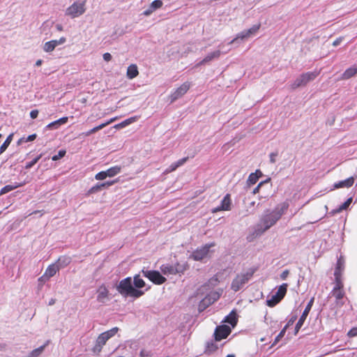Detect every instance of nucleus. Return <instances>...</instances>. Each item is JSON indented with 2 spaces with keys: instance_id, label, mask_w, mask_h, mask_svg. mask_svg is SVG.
Here are the masks:
<instances>
[{
  "instance_id": "28",
  "label": "nucleus",
  "mask_w": 357,
  "mask_h": 357,
  "mask_svg": "<svg viewBox=\"0 0 357 357\" xmlns=\"http://www.w3.org/2000/svg\"><path fill=\"white\" fill-rule=\"evenodd\" d=\"M121 171V167L120 166L116 165L106 170L107 174L108 177H113L118 174H119Z\"/></svg>"
},
{
  "instance_id": "61",
  "label": "nucleus",
  "mask_w": 357,
  "mask_h": 357,
  "mask_svg": "<svg viewBox=\"0 0 357 357\" xmlns=\"http://www.w3.org/2000/svg\"><path fill=\"white\" fill-rule=\"evenodd\" d=\"M342 37H340L338 38H337L333 43V46H337L340 44V43L342 42Z\"/></svg>"
},
{
  "instance_id": "20",
  "label": "nucleus",
  "mask_w": 357,
  "mask_h": 357,
  "mask_svg": "<svg viewBox=\"0 0 357 357\" xmlns=\"http://www.w3.org/2000/svg\"><path fill=\"white\" fill-rule=\"evenodd\" d=\"M139 74L138 68L136 64H131L128 67L126 75L128 79H132Z\"/></svg>"
},
{
  "instance_id": "9",
  "label": "nucleus",
  "mask_w": 357,
  "mask_h": 357,
  "mask_svg": "<svg viewBox=\"0 0 357 357\" xmlns=\"http://www.w3.org/2000/svg\"><path fill=\"white\" fill-rule=\"evenodd\" d=\"M142 273L144 277L155 284H162L166 282V278L158 271H142Z\"/></svg>"
},
{
  "instance_id": "52",
  "label": "nucleus",
  "mask_w": 357,
  "mask_h": 357,
  "mask_svg": "<svg viewBox=\"0 0 357 357\" xmlns=\"http://www.w3.org/2000/svg\"><path fill=\"white\" fill-rule=\"evenodd\" d=\"M188 160V157H185V158H183L178 160V161H176L174 163L176 164L177 167H179L182 166L183 164H185Z\"/></svg>"
},
{
  "instance_id": "29",
  "label": "nucleus",
  "mask_w": 357,
  "mask_h": 357,
  "mask_svg": "<svg viewBox=\"0 0 357 357\" xmlns=\"http://www.w3.org/2000/svg\"><path fill=\"white\" fill-rule=\"evenodd\" d=\"M220 56V51L214 52L213 53L209 54L207 55L198 65H202L204 63H206L210 61H211L214 58H218Z\"/></svg>"
},
{
  "instance_id": "30",
  "label": "nucleus",
  "mask_w": 357,
  "mask_h": 357,
  "mask_svg": "<svg viewBox=\"0 0 357 357\" xmlns=\"http://www.w3.org/2000/svg\"><path fill=\"white\" fill-rule=\"evenodd\" d=\"M56 47V43L55 40H52L44 44L43 50L45 52H51L55 49Z\"/></svg>"
},
{
  "instance_id": "43",
  "label": "nucleus",
  "mask_w": 357,
  "mask_h": 357,
  "mask_svg": "<svg viewBox=\"0 0 357 357\" xmlns=\"http://www.w3.org/2000/svg\"><path fill=\"white\" fill-rule=\"evenodd\" d=\"M286 331H287V326H284L282 328V330L280 332V333L275 338V340H274L272 346L275 345L281 340V338L284 337V335L286 333Z\"/></svg>"
},
{
  "instance_id": "57",
  "label": "nucleus",
  "mask_w": 357,
  "mask_h": 357,
  "mask_svg": "<svg viewBox=\"0 0 357 357\" xmlns=\"http://www.w3.org/2000/svg\"><path fill=\"white\" fill-rule=\"evenodd\" d=\"M102 56H103V59L105 61H109L112 59V55L108 52L105 53Z\"/></svg>"
},
{
  "instance_id": "6",
  "label": "nucleus",
  "mask_w": 357,
  "mask_h": 357,
  "mask_svg": "<svg viewBox=\"0 0 357 357\" xmlns=\"http://www.w3.org/2000/svg\"><path fill=\"white\" fill-rule=\"evenodd\" d=\"M343 284L340 278H339L338 273L335 274V286L333 287L331 294L336 299V304L337 306L341 307L343 305V302L341 301L344 296V292L342 289Z\"/></svg>"
},
{
  "instance_id": "51",
  "label": "nucleus",
  "mask_w": 357,
  "mask_h": 357,
  "mask_svg": "<svg viewBox=\"0 0 357 357\" xmlns=\"http://www.w3.org/2000/svg\"><path fill=\"white\" fill-rule=\"evenodd\" d=\"M188 160V157H185V158H183L178 160V161H176L174 163L176 164L177 167H179L182 166L183 164H185Z\"/></svg>"
},
{
  "instance_id": "55",
  "label": "nucleus",
  "mask_w": 357,
  "mask_h": 357,
  "mask_svg": "<svg viewBox=\"0 0 357 357\" xmlns=\"http://www.w3.org/2000/svg\"><path fill=\"white\" fill-rule=\"evenodd\" d=\"M38 115V109H33L31 110L30 112V116L31 119H36Z\"/></svg>"
},
{
  "instance_id": "17",
  "label": "nucleus",
  "mask_w": 357,
  "mask_h": 357,
  "mask_svg": "<svg viewBox=\"0 0 357 357\" xmlns=\"http://www.w3.org/2000/svg\"><path fill=\"white\" fill-rule=\"evenodd\" d=\"M354 183V178L351 176L344 181H341L334 183L333 189L350 188Z\"/></svg>"
},
{
  "instance_id": "39",
  "label": "nucleus",
  "mask_w": 357,
  "mask_h": 357,
  "mask_svg": "<svg viewBox=\"0 0 357 357\" xmlns=\"http://www.w3.org/2000/svg\"><path fill=\"white\" fill-rule=\"evenodd\" d=\"M231 202L229 194L225 196V211L231 210Z\"/></svg>"
},
{
  "instance_id": "49",
  "label": "nucleus",
  "mask_w": 357,
  "mask_h": 357,
  "mask_svg": "<svg viewBox=\"0 0 357 357\" xmlns=\"http://www.w3.org/2000/svg\"><path fill=\"white\" fill-rule=\"evenodd\" d=\"M178 167H176V164L174 162L169 165L168 168H167L165 171V174L171 173L174 171H175Z\"/></svg>"
},
{
  "instance_id": "2",
  "label": "nucleus",
  "mask_w": 357,
  "mask_h": 357,
  "mask_svg": "<svg viewBox=\"0 0 357 357\" xmlns=\"http://www.w3.org/2000/svg\"><path fill=\"white\" fill-rule=\"evenodd\" d=\"M116 289L119 294L125 296L139 298L144 294L143 291L133 287L132 279L130 277L121 280Z\"/></svg>"
},
{
  "instance_id": "8",
  "label": "nucleus",
  "mask_w": 357,
  "mask_h": 357,
  "mask_svg": "<svg viewBox=\"0 0 357 357\" xmlns=\"http://www.w3.org/2000/svg\"><path fill=\"white\" fill-rule=\"evenodd\" d=\"M215 245L214 243L206 244L197 248L190 255V258L195 261H201L209 255L210 248Z\"/></svg>"
},
{
  "instance_id": "33",
  "label": "nucleus",
  "mask_w": 357,
  "mask_h": 357,
  "mask_svg": "<svg viewBox=\"0 0 357 357\" xmlns=\"http://www.w3.org/2000/svg\"><path fill=\"white\" fill-rule=\"evenodd\" d=\"M13 139V134L9 135L5 142L2 144V145L0 146V155L2 154L8 148V146L10 145V142Z\"/></svg>"
},
{
  "instance_id": "40",
  "label": "nucleus",
  "mask_w": 357,
  "mask_h": 357,
  "mask_svg": "<svg viewBox=\"0 0 357 357\" xmlns=\"http://www.w3.org/2000/svg\"><path fill=\"white\" fill-rule=\"evenodd\" d=\"M162 5L163 3L161 0H154L149 6L155 11V10L160 8Z\"/></svg>"
},
{
  "instance_id": "56",
  "label": "nucleus",
  "mask_w": 357,
  "mask_h": 357,
  "mask_svg": "<svg viewBox=\"0 0 357 357\" xmlns=\"http://www.w3.org/2000/svg\"><path fill=\"white\" fill-rule=\"evenodd\" d=\"M56 43V46L59 45L63 44L66 41V38L65 37H61L59 40H54Z\"/></svg>"
},
{
  "instance_id": "62",
  "label": "nucleus",
  "mask_w": 357,
  "mask_h": 357,
  "mask_svg": "<svg viewBox=\"0 0 357 357\" xmlns=\"http://www.w3.org/2000/svg\"><path fill=\"white\" fill-rule=\"evenodd\" d=\"M262 182H261L254 190H253V194H256L257 192H259V189L260 188V186L262 185Z\"/></svg>"
},
{
  "instance_id": "31",
  "label": "nucleus",
  "mask_w": 357,
  "mask_h": 357,
  "mask_svg": "<svg viewBox=\"0 0 357 357\" xmlns=\"http://www.w3.org/2000/svg\"><path fill=\"white\" fill-rule=\"evenodd\" d=\"M48 343H49V341H47L44 345L33 350L27 357H38V356H39L43 351L45 347L48 344Z\"/></svg>"
},
{
  "instance_id": "19",
  "label": "nucleus",
  "mask_w": 357,
  "mask_h": 357,
  "mask_svg": "<svg viewBox=\"0 0 357 357\" xmlns=\"http://www.w3.org/2000/svg\"><path fill=\"white\" fill-rule=\"evenodd\" d=\"M68 116H63L56 121H54L50 123H49L46 128L49 130L52 129H57L61 125L65 124L68 122Z\"/></svg>"
},
{
  "instance_id": "27",
  "label": "nucleus",
  "mask_w": 357,
  "mask_h": 357,
  "mask_svg": "<svg viewBox=\"0 0 357 357\" xmlns=\"http://www.w3.org/2000/svg\"><path fill=\"white\" fill-rule=\"evenodd\" d=\"M260 175H261V172L259 170H256L255 172L251 173L248 176V183L251 185L255 184Z\"/></svg>"
},
{
  "instance_id": "12",
  "label": "nucleus",
  "mask_w": 357,
  "mask_h": 357,
  "mask_svg": "<svg viewBox=\"0 0 357 357\" xmlns=\"http://www.w3.org/2000/svg\"><path fill=\"white\" fill-rule=\"evenodd\" d=\"M190 86L191 84L189 82H185L178 86L169 96L171 102H174L185 95L190 89Z\"/></svg>"
},
{
  "instance_id": "3",
  "label": "nucleus",
  "mask_w": 357,
  "mask_h": 357,
  "mask_svg": "<svg viewBox=\"0 0 357 357\" xmlns=\"http://www.w3.org/2000/svg\"><path fill=\"white\" fill-rule=\"evenodd\" d=\"M255 269H250L245 273L238 274L233 280L231 289L237 291L244 287V285L252 278Z\"/></svg>"
},
{
  "instance_id": "25",
  "label": "nucleus",
  "mask_w": 357,
  "mask_h": 357,
  "mask_svg": "<svg viewBox=\"0 0 357 357\" xmlns=\"http://www.w3.org/2000/svg\"><path fill=\"white\" fill-rule=\"evenodd\" d=\"M357 73V66H354L347 69L342 74V79H347Z\"/></svg>"
},
{
  "instance_id": "35",
  "label": "nucleus",
  "mask_w": 357,
  "mask_h": 357,
  "mask_svg": "<svg viewBox=\"0 0 357 357\" xmlns=\"http://www.w3.org/2000/svg\"><path fill=\"white\" fill-rule=\"evenodd\" d=\"M217 349H218L217 344H215V342H213L212 341L211 342L207 343L204 352L206 354H211V353L216 351Z\"/></svg>"
},
{
  "instance_id": "1",
  "label": "nucleus",
  "mask_w": 357,
  "mask_h": 357,
  "mask_svg": "<svg viewBox=\"0 0 357 357\" xmlns=\"http://www.w3.org/2000/svg\"><path fill=\"white\" fill-rule=\"evenodd\" d=\"M289 207L287 202L278 204L273 211H266L260 219L259 223L257 226L255 233L257 235H261L264 231L273 226L282 215L285 213Z\"/></svg>"
},
{
  "instance_id": "54",
  "label": "nucleus",
  "mask_w": 357,
  "mask_h": 357,
  "mask_svg": "<svg viewBox=\"0 0 357 357\" xmlns=\"http://www.w3.org/2000/svg\"><path fill=\"white\" fill-rule=\"evenodd\" d=\"M296 318L297 317L296 316H293L287 322V324L284 326H287V329L291 326L292 325L294 321L296 320Z\"/></svg>"
},
{
  "instance_id": "13",
  "label": "nucleus",
  "mask_w": 357,
  "mask_h": 357,
  "mask_svg": "<svg viewBox=\"0 0 357 357\" xmlns=\"http://www.w3.org/2000/svg\"><path fill=\"white\" fill-rule=\"evenodd\" d=\"M312 303H313V298L311 299L310 301V302L307 303L302 315L301 316L299 320L298 321V322L295 326V334H297V333L299 331V330L303 325V323H304L305 320L306 319V317H307V315L311 310Z\"/></svg>"
},
{
  "instance_id": "26",
  "label": "nucleus",
  "mask_w": 357,
  "mask_h": 357,
  "mask_svg": "<svg viewBox=\"0 0 357 357\" xmlns=\"http://www.w3.org/2000/svg\"><path fill=\"white\" fill-rule=\"evenodd\" d=\"M287 287L288 284L287 283H284L280 285L277 292L275 294V296L278 297L280 300H282L287 293Z\"/></svg>"
},
{
  "instance_id": "16",
  "label": "nucleus",
  "mask_w": 357,
  "mask_h": 357,
  "mask_svg": "<svg viewBox=\"0 0 357 357\" xmlns=\"http://www.w3.org/2000/svg\"><path fill=\"white\" fill-rule=\"evenodd\" d=\"M117 119L116 117L115 118H113V119H111L110 120L107 121V122L105 123H102L94 128H93L92 129L85 132H82V135H84L85 137H88L98 131H99L100 130L104 128L105 127H106L107 126H108L109 124L112 123V122H114V121H116Z\"/></svg>"
},
{
  "instance_id": "37",
  "label": "nucleus",
  "mask_w": 357,
  "mask_h": 357,
  "mask_svg": "<svg viewBox=\"0 0 357 357\" xmlns=\"http://www.w3.org/2000/svg\"><path fill=\"white\" fill-rule=\"evenodd\" d=\"M281 300H280L275 295H273L271 298L266 301L267 305L269 307H273L278 304Z\"/></svg>"
},
{
  "instance_id": "45",
  "label": "nucleus",
  "mask_w": 357,
  "mask_h": 357,
  "mask_svg": "<svg viewBox=\"0 0 357 357\" xmlns=\"http://www.w3.org/2000/svg\"><path fill=\"white\" fill-rule=\"evenodd\" d=\"M107 177H108L107 174V172L106 171H102V172H98V174H96L95 175V178L96 180H99V181H101V180H104Z\"/></svg>"
},
{
  "instance_id": "64",
  "label": "nucleus",
  "mask_w": 357,
  "mask_h": 357,
  "mask_svg": "<svg viewBox=\"0 0 357 357\" xmlns=\"http://www.w3.org/2000/svg\"><path fill=\"white\" fill-rule=\"evenodd\" d=\"M56 29H57V30H58V31H63V26H62L61 24H57V25H56Z\"/></svg>"
},
{
  "instance_id": "24",
  "label": "nucleus",
  "mask_w": 357,
  "mask_h": 357,
  "mask_svg": "<svg viewBox=\"0 0 357 357\" xmlns=\"http://www.w3.org/2000/svg\"><path fill=\"white\" fill-rule=\"evenodd\" d=\"M139 119V116H132L129 119H126L125 121L121 122L119 124H116L114 126V128H124L134 122H135Z\"/></svg>"
},
{
  "instance_id": "48",
  "label": "nucleus",
  "mask_w": 357,
  "mask_h": 357,
  "mask_svg": "<svg viewBox=\"0 0 357 357\" xmlns=\"http://www.w3.org/2000/svg\"><path fill=\"white\" fill-rule=\"evenodd\" d=\"M208 296H211V301H213V303H214L215 301L218 300L219 298H220V294L218 292H215V291L211 292L208 294Z\"/></svg>"
},
{
  "instance_id": "44",
  "label": "nucleus",
  "mask_w": 357,
  "mask_h": 357,
  "mask_svg": "<svg viewBox=\"0 0 357 357\" xmlns=\"http://www.w3.org/2000/svg\"><path fill=\"white\" fill-rule=\"evenodd\" d=\"M42 155V154H40L39 155L36 157L33 160H31L29 162H27L25 165V168L26 169L31 168L34 165H36L38 162V161L41 158Z\"/></svg>"
},
{
  "instance_id": "14",
  "label": "nucleus",
  "mask_w": 357,
  "mask_h": 357,
  "mask_svg": "<svg viewBox=\"0 0 357 357\" xmlns=\"http://www.w3.org/2000/svg\"><path fill=\"white\" fill-rule=\"evenodd\" d=\"M59 271V267L56 266V264H52L48 266L47 269L45 270V272L43 276H41L39 278V280H42L44 278H46L47 280L50 279L51 277H53L56 272Z\"/></svg>"
},
{
  "instance_id": "7",
  "label": "nucleus",
  "mask_w": 357,
  "mask_h": 357,
  "mask_svg": "<svg viewBox=\"0 0 357 357\" xmlns=\"http://www.w3.org/2000/svg\"><path fill=\"white\" fill-rule=\"evenodd\" d=\"M85 1L74 2L66 10V15L71 18L77 17L82 15L86 10Z\"/></svg>"
},
{
  "instance_id": "15",
  "label": "nucleus",
  "mask_w": 357,
  "mask_h": 357,
  "mask_svg": "<svg viewBox=\"0 0 357 357\" xmlns=\"http://www.w3.org/2000/svg\"><path fill=\"white\" fill-rule=\"evenodd\" d=\"M108 339L106 336H105V334L102 333L98 335V337L96 339V345L94 346L93 351L95 353H100L102 350V347L106 344Z\"/></svg>"
},
{
  "instance_id": "59",
  "label": "nucleus",
  "mask_w": 357,
  "mask_h": 357,
  "mask_svg": "<svg viewBox=\"0 0 357 357\" xmlns=\"http://www.w3.org/2000/svg\"><path fill=\"white\" fill-rule=\"evenodd\" d=\"M153 11H154V10H152V9L151 8V7L149 6L148 9H146V10H144V13H143V14H144L145 16H149V15H151Z\"/></svg>"
},
{
  "instance_id": "47",
  "label": "nucleus",
  "mask_w": 357,
  "mask_h": 357,
  "mask_svg": "<svg viewBox=\"0 0 357 357\" xmlns=\"http://www.w3.org/2000/svg\"><path fill=\"white\" fill-rule=\"evenodd\" d=\"M116 182H118V179L110 181H106L105 183H100V185L101 188L103 189V188H108V187L114 185Z\"/></svg>"
},
{
  "instance_id": "11",
  "label": "nucleus",
  "mask_w": 357,
  "mask_h": 357,
  "mask_svg": "<svg viewBox=\"0 0 357 357\" xmlns=\"http://www.w3.org/2000/svg\"><path fill=\"white\" fill-rule=\"evenodd\" d=\"M259 24L254 25L250 29L241 32L236 38H234L230 42V43L236 44V45H238L240 43L241 40L246 39L250 37L252 35L255 34L259 29Z\"/></svg>"
},
{
  "instance_id": "42",
  "label": "nucleus",
  "mask_w": 357,
  "mask_h": 357,
  "mask_svg": "<svg viewBox=\"0 0 357 357\" xmlns=\"http://www.w3.org/2000/svg\"><path fill=\"white\" fill-rule=\"evenodd\" d=\"M102 190V188L100 185V183H97L96 185L91 187L86 192L87 195H90L94 193H96L99 191Z\"/></svg>"
},
{
  "instance_id": "50",
  "label": "nucleus",
  "mask_w": 357,
  "mask_h": 357,
  "mask_svg": "<svg viewBox=\"0 0 357 357\" xmlns=\"http://www.w3.org/2000/svg\"><path fill=\"white\" fill-rule=\"evenodd\" d=\"M347 335L349 337H354L357 336V327H354L349 331Z\"/></svg>"
},
{
  "instance_id": "46",
  "label": "nucleus",
  "mask_w": 357,
  "mask_h": 357,
  "mask_svg": "<svg viewBox=\"0 0 357 357\" xmlns=\"http://www.w3.org/2000/svg\"><path fill=\"white\" fill-rule=\"evenodd\" d=\"M66 153V150H60L57 155H54V156H52V160L53 161H56V160L62 158L63 157H64Z\"/></svg>"
},
{
  "instance_id": "18",
  "label": "nucleus",
  "mask_w": 357,
  "mask_h": 357,
  "mask_svg": "<svg viewBox=\"0 0 357 357\" xmlns=\"http://www.w3.org/2000/svg\"><path fill=\"white\" fill-rule=\"evenodd\" d=\"M109 291L105 285H102L98 290L97 301L100 303H104L108 298Z\"/></svg>"
},
{
  "instance_id": "4",
  "label": "nucleus",
  "mask_w": 357,
  "mask_h": 357,
  "mask_svg": "<svg viewBox=\"0 0 357 357\" xmlns=\"http://www.w3.org/2000/svg\"><path fill=\"white\" fill-rule=\"evenodd\" d=\"M318 75L319 73L317 71L303 73L294 81L291 87L292 89H296L300 86H305L308 82L314 80Z\"/></svg>"
},
{
  "instance_id": "10",
  "label": "nucleus",
  "mask_w": 357,
  "mask_h": 357,
  "mask_svg": "<svg viewBox=\"0 0 357 357\" xmlns=\"http://www.w3.org/2000/svg\"><path fill=\"white\" fill-rule=\"evenodd\" d=\"M160 270L165 275H176L177 273H183L185 268L178 263H176L174 265L163 264L161 266Z\"/></svg>"
},
{
  "instance_id": "32",
  "label": "nucleus",
  "mask_w": 357,
  "mask_h": 357,
  "mask_svg": "<svg viewBox=\"0 0 357 357\" xmlns=\"http://www.w3.org/2000/svg\"><path fill=\"white\" fill-rule=\"evenodd\" d=\"M215 341H220L223 339V325L218 326L214 333Z\"/></svg>"
},
{
  "instance_id": "22",
  "label": "nucleus",
  "mask_w": 357,
  "mask_h": 357,
  "mask_svg": "<svg viewBox=\"0 0 357 357\" xmlns=\"http://www.w3.org/2000/svg\"><path fill=\"white\" fill-rule=\"evenodd\" d=\"M71 262V258L68 256H61L60 257L56 264L60 268H63L66 266H67Z\"/></svg>"
},
{
  "instance_id": "23",
  "label": "nucleus",
  "mask_w": 357,
  "mask_h": 357,
  "mask_svg": "<svg viewBox=\"0 0 357 357\" xmlns=\"http://www.w3.org/2000/svg\"><path fill=\"white\" fill-rule=\"evenodd\" d=\"M352 202V198H349L346 202L341 204L337 208L333 210L330 212V214L334 215L335 213H340L343 210H346Z\"/></svg>"
},
{
  "instance_id": "34",
  "label": "nucleus",
  "mask_w": 357,
  "mask_h": 357,
  "mask_svg": "<svg viewBox=\"0 0 357 357\" xmlns=\"http://www.w3.org/2000/svg\"><path fill=\"white\" fill-rule=\"evenodd\" d=\"M134 285L137 288H142L145 286V282L139 275H137L134 277Z\"/></svg>"
},
{
  "instance_id": "41",
  "label": "nucleus",
  "mask_w": 357,
  "mask_h": 357,
  "mask_svg": "<svg viewBox=\"0 0 357 357\" xmlns=\"http://www.w3.org/2000/svg\"><path fill=\"white\" fill-rule=\"evenodd\" d=\"M22 184H20L18 185H7L6 186H4L3 188H1V194H5V193H7L14 189H15L17 187H20V186H22Z\"/></svg>"
},
{
  "instance_id": "60",
  "label": "nucleus",
  "mask_w": 357,
  "mask_h": 357,
  "mask_svg": "<svg viewBox=\"0 0 357 357\" xmlns=\"http://www.w3.org/2000/svg\"><path fill=\"white\" fill-rule=\"evenodd\" d=\"M37 135L36 134H33L29 136L26 139V142H32L36 138Z\"/></svg>"
},
{
  "instance_id": "38",
  "label": "nucleus",
  "mask_w": 357,
  "mask_h": 357,
  "mask_svg": "<svg viewBox=\"0 0 357 357\" xmlns=\"http://www.w3.org/2000/svg\"><path fill=\"white\" fill-rule=\"evenodd\" d=\"M342 267H343V261L340 259H339L337 262V266L335 270L334 275L335 276V274L338 273L339 278H340V279H341V272L342 270Z\"/></svg>"
},
{
  "instance_id": "36",
  "label": "nucleus",
  "mask_w": 357,
  "mask_h": 357,
  "mask_svg": "<svg viewBox=\"0 0 357 357\" xmlns=\"http://www.w3.org/2000/svg\"><path fill=\"white\" fill-rule=\"evenodd\" d=\"M118 331H119V328L114 327V328H111L110 330L104 332L103 334H105V336H106L107 338L109 340L111 337H112L113 336H114L117 333Z\"/></svg>"
},
{
  "instance_id": "21",
  "label": "nucleus",
  "mask_w": 357,
  "mask_h": 357,
  "mask_svg": "<svg viewBox=\"0 0 357 357\" xmlns=\"http://www.w3.org/2000/svg\"><path fill=\"white\" fill-rule=\"evenodd\" d=\"M213 301H211V296L208 294L205 296L199 303L198 309L199 312L204 311L208 306L211 305Z\"/></svg>"
},
{
  "instance_id": "63",
  "label": "nucleus",
  "mask_w": 357,
  "mask_h": 357,
  "mask_svg": "<svg viewBox=\"0 0 357 357\" xmlns=\"http://www.w3.org/2000/svg\"><path fill=\"white\" fill-rule=\"evenodd\" d=\"M42 63H43V61H42L41 59H38V61H36V66H41Z\"/></svg>"
},
{
  "instance_id": "58",
  "label": "nucleus",
  "mask_w": 357,
  "mask_h": 357,
  "mask_svg": "<svg viewBox=\"0 0 357 357\" xmlns=\"http://www.w3.org/2000/svg\"><path fill=\"white\" fill-rule=\"evenodd\" d=\"M289 271L288 270H284L280 275V278L282 280H285L287 276L289 275Z\"/></svg>"
},
{
  "instance_id": "53",
  "label": "nucleus",
  "mask_w": 357,
  "mask_h": 357,
  "mask_svg": "<svg viewBox=\"0 0 357 357\" xmlns=\"http://www.w3.org/2000/svg\"><path fill=\"white\" fill-rule=\"evenodd\" d=\"M278 156V153H271L270 155H269V158H270V162L271 163H275V161H276V157Z\"/></svg>"
},
{
  "instance_id": "5",
  "label": "nucleus",
  "mask_w": 357,
  "mask_h": 357,
  "mask_svg": "<svg viewBox=\"0 0 357 357\" xmlns=\"http://www.w3.org/2000/svg\"><path fill=\"white\" fill-rule=\"evenodd\" d=\"M238 320V316L236 310H233L227 316L225 317V339L231 333V329L234 328Z\"/></svg>"
}]
</instances>
